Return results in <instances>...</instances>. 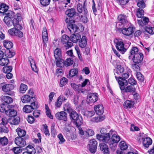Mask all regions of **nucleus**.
<instances>
[{
	"mask_svg": "<svg viewBox=\"0 0 154 154\" xmlns=\"http://www.w3.org/2000/svg\"><path fill=\"white\" fill-rule=\"evenodd\" d=\"M17 16V19H14L13 22V25L14 27L10 29L8 32L11 35H15L20 37H22L23 35V33L18 29H19L21 30L22 29V27L19 23V21L20 20L21 17L18 15Z\"/></svg>",
	"mask_w": 154,
	"mask_h": 154,
	"instance_id": "f257e3e1",
	"label": "nucleus"
},
{
	"mask_svg": "<svg viewBox=\"0 0 154 154\" xmlns=\"http://www.w3.org/2000/svg\"><path fill=\"white\" fill-rule=\"evenodd\" d=\"M115 75V78L116 80L118 81V82L119 85L120 89L123 92L129 93L133 92L135 90L134 87V86L129 85L125 88V86L128 85V82L126 79L122 78L121 77H118Z\"/></svg>",
	"mask_w": 154,
	"mask_h": 154,
	"instance_id": "f03ea898",
	"label": "nucleus"
},
{
	"mask_svg": "<svg viewBox=\"0 0 154 154\" xmlns=\"http://www.w3.org/2000/svg\"><path fill=\"white\" fill-rule=\"evenodd\" d=\"M71 120L74 121L77 127H79L83 123L82 117L79 116L76 111L73 109L69 113Z\"/></svg>",
	"mask_w": 154,
	"mask_h": 154,
	"instance_id": "7ed1b4c3",
	"label": "nucleus"
},
{
	"mask_svg": "<svg viewBox=\"0 0 154 154\" xmlns=\"http://www.w3.org/2000/svg\"><path fill=\"white\" fill-rule=\"evenodd\" d=\"M5 16L3 20L6 25L8 27L11 26L13 24V22L14 19V13L11 11H9L5 14Z\"/></svg>",
	"mask_w": 154,
	"mask_h": 154,
	"instance_id": "20e7f679",
	"label": "nucleus"
},
{
	"mask_svg": "<svg viewBox=\"0 0 154 154\" xmlns=\"http://www.w3.org/2000/svg\"><path fill=\"white\" fill-rule=\"evenodd\" d=\"M65 21L67 24V28L71 33H75L79 29V27L74 23L75 20L72 19V18L69 17L67 18L65 20Z\"/></svg>",
	"mask_w": 154,
	"mask_h": 154,
	"instance_id": "39448f33",
	"label": "nucleus"
},
{
	"mask_svg": "<svg viewBox=\"0 0 154 154\" xmlns=\"http://www.w3.org/2000/svg\"><path fill=\"white\" fill-rule=\"evenodd\" d=\"M70 38L66 35L62 36L61 39V42L63 45H64V46L66 49H68L73 45V43L69 42Z\"/></svg>",
	"mask_w": 154,
	"mask_h": 154,
	"instance_id": "423d86ee",
	"label": "nucleus"
},
{
	"mask_svg": "<svg viewBox=\"0 0 154 154\" xmlns=\"http://www.w3.org/2000/svg\"><path fill=\"white\" fill-rule=\"evenodd\" d=\"M14 106L13 105H8L7 106V109L5 114L10 117L16 116L17 115V112L14 109Z\"/></svg>",
	"mask_w": 154,
	"mask_h": 154,
	"instance_id": "0eeeda50",
	"label": "nucleus"
},
{
	"mask_svg": "<svg viewBox=\"0 0 154 154\" xmlns=\"http://www.w3.org/2000/svg\"><path fill=\"white\" fill-rule=\"evenodd\" d=\"M37 105L35 102L32 103L31 105H26L23 108V111L26 113H30L34 109L37 108Z\"/></svg>",
	"mask_w": 154,
	"mask_h": 154,
	"instance_id": "6e6552de",
	"label": "nucleus"
},
{
	"mask_svg": "<svg viewBox=\"0 0 154 154\" xmlns=\"http://www.w3.org/2000/svg\"><path fill=\"white\" fill-rule=\"evenodd\" d=\"M114 42L116 44V47L117 49L122 54H124L126 51V49L124 47L123 42L117 39L115 40Z\"/></svg>",
	"mask_w": 154,
	"mask_h": 154,
	"instance_id": "1a4fd4ad",
	"label": "nucleus"
},
{
	"mask_svg": "<svg viewBox=\"0 0 154 154\" xmlns=\"http://www.w3.org/2000/svg\"><path fill=\"white\" fill-rule=\"evenodd\" d=\"M115 131H112L111 136H112L111 138V142L112 143V146L110 145V148H112L113 146V144L115 143H117L120 140V136L115 134Z\"/></svg>",
	"mask_w": 154,
	"mask_h": 154,
	"instance_id": "9d476101",
	"label": "nucleus"
},
{
	"mask_svg": "<svg viewBox=\"0 0 154 154\" xmlns=\"http://www.w3.org/2000/svg\"><path fill=\"white\" fill-rule=\"evenodd\" d=\"M67 114L64 111H61L57 113L55 117L56 118L59 120H62L65 121L67 120Z\"/></svg>",
	"mask_w": 154,
	"mask_h": 154,
	"instance_id": "9b49d317",
	"label": "nucleus"
},
{
	"mask_svg": "<svg viewBox=\"0 0 154 154\" xmlns=\"http://www.w3.org/2000/svg\"><path fill=\"white\" fill-rule=\"evenodd\" d=\"M98 94L96 93H90L87 96V99L89 100L90 103H94L96 102L98 99Z\"/></svg>",
	"mask_w": 154,
	"mask_h": 154,
	"instance_id": "f8f14e48",
	"label": "nucleus"
},
{
	"mask_svg": "<svg viewBox=\"0 0 154 154\" xmlns=\"http://www.w3.org/2000/svg\"><path fill=\"white\" fill-rule=\"evenodd\" d=\"M14 142L17 145L21 147L25 146L26 145V142L24 139L21 137H16Z\"/></svg>",
	"mask_w": 154,
	"mask_h": 154,
	"instance_id": "ddd939ff",
	"label": "nucleus"
},
{
	"mask_svg": "<svg viewBox=\"0 0 154 154\" xmlns=\"http://www.w3.org/2000/svg\"><path fill=\"white\" fill-rule=\"evenodd\" d=\"M121 29L122 34L127 36L131 35L134 31L133 28L131 27L125 28Z\"/></svg>",
	"mask_w": 154,
	"mask_h": 154,
	"instance_id": "4468645a",
	"label": "nucleus"
},
{
	"mask_svg": "<svg viewBox=\"0 0 154 154\" xmlns=\"http://www.w3.org/2000/svg\"><path fill=\"white\" fill-rule=\"evenodd\" d=\"M143 58V56L142 54H137L134 55L133 61L135 63H139L142 61Z\"/></svg>",
	"mask_w": 154,
	"mask_h": 154,
	"instance_id": "2eb2a0df",
	"label": "nucleus"
},
{
	"mask_svg": "<svg viewBox=\"0 0 154 154\" xmlns=\"http://www.w3.org/2000/svg\"><path fill=\"white\" fill-rule=\"evenodd\" d=\"M140 139L143 140V144L145 147L148 148L152 143V140L150 137H146L143 138L140 137L139 140Z\"/></svg>",
	"mask_w": 154,
	"mask_h": 154,
	"instance_id": "dca6fc26",
	"label": "nucleus"
},
{
	"mask_svg": "<svg viewBox=\"0 0 154 154\" xmlns=\"http://www.w3.org/2000/svg\"><path fill=\"white\" fill-rule=\"evenodd\" d=\"M112 131H110V132L108 133L103 135V142L109 144V147L110 145L112 146V143L111 142V138H110L111 134H112Z\"/></svg>",
	"mask_w": 154,
	"mask_h": 154,
	"instance_id": "f3484780",
	"label": "nucleus"
},
{
	"mask_svg": "<svg viewBox=\"0 0 154 154\" xmlns=\"http://www.w3.org/2000/svg\"><path fill=\"white\" fill-rule=\"evenodd\" d=\"M100 149L103 151L104 154H109L110 152L108 146L104 143H101L99 145Z\"/></svg>",
	"mask_w": 154,
	"mask_h": 154,
	"instance_id": "a211bd4d",
	"label": "nucleus"
},
{
	"mask_svg": "<svg viewBox=\"0 0 154 154\" xmlns=\"http://www.w3.org/2000/svg\"><path fill=\"white\" fill-rule=\"evenodd\" d=\"M94 109L96 113L98 115H101L103 113L104 109L102 105H99L94 107Z\"/></svg>",
	"mask_w": 154,
	"mask_h": 154,
	"instance_id": "6ab92c4d",
	"label": "nucleus"
},
{
	"mask_svg": "<svg viewBox=\"0 0 154 154\" xmlns=\"http://www.w3.org/2000/svg\"><path fill=\"white\" fill-rule=\"evenodd\" d=\"M81 36L78 33L72 34L70 38V40L73 43H76L81 38Z\"/></svg>",
	"mask_w": 154,
	"mask_h": 154,
	"instance_id": "aec40b11",
	"label": "nucleus"
},
{
	"mask_svg": "<svg viewBox=\"0 0 154 154\" xmlns=\"http://www.w3.org/2000/svg\"><path fill=\"white\" fill-rule=\"evenodd\" d=\"M48 33L47 32L46 28L44 27L43 29V31L42 34V36L44 44L45 45L47 42L48 40Z\"/></svg>",
	"mask_w": 154,
	"mask_h": 154,
	"instance_id": "412c9836",
	"label": "nucleus"
},
{
	"mask_svg": "<svg viewBox=\"0 0 154 154\" xmlns=\"http://www.w3.org/2000/svg\"><path fill=\"white\" fill-rule=\"evenodd\" d=\"M28 61L30 63V66L32 70L35 72H37V68L36 66L34 60L32 58L31 56H29V57Z\"/></svg>",
	"mask_w": 154,
	"mask_h": 154,
	"instance_id": "4be33fe9",
	"label": "nucleus"
},
{
	"mask_svg": "<svg viewBox=\"0 0 154 154\" xmlns=\"http://www.w3.org/2000/svg\"><path fill=\"white\" fill-rule=\"evenodd\" d=\"M2 102L7 104H10L13 102V99L11 97L2 95L1 97Z\"/></svg>",
	"mask_w": 154,
	"mask_h": 154,
	"instance_id": "5701e85b",
	"label": "nucleus"
},
{
	"mask_svg": "<svg viewBox=\"0 0 154 154\" xmlns=\"http://www.w3.org/2000/svg\"><path fill=\"white\" fill-rule=\"evenodd\" d=\"M14 88V85L12 84L5 85L2 87V90L5 92L12 90Z\"/></svg>",
	"mask_w": 154,
	"mask_h": 154,
	"instance_id": "b1692460",
	"label": "nucleus"
},
{
	"mask_svg": "<svg viewBox=\"0 0 154 154\" xmlns=\"http://www.w3.org/2000/svg\"><path fill=\"white\" fill-rule=\"evenodd\" d=\"M118 20L120 22L123 24H125L128 22L127 17L123 14H120L118 17Z\"/></svg>",
	"mask_w": 154,
	"mask_h": 154,
	"instance_id": "393cba45",
	"label": "nucleus"
},
{
	"mask_svg": "<svg viewBox=\"0 0 154 154\" xmlns=\"http://www.w3.org/2000/svg\"><path fill=\"white\" fill-rule=\"evenodd\" d=\"M66 14L69 17H73L76 14L74 9L71 8L67 10L65 12Z\"/></svg>",
	"mask_w": 154,
	"mask_h": 154,
	"instance_id": "a878e982",
	"label": "nucleus"
},
{
	"mask_svg": "<svg viewBox=\"0 0 154 154\" xmlns=\"http://www.w3.org/2000/svg\"><path fill=\"white\" fill-rule=\"evenodd\" d=\"M32 96H30L28 95H25L22 97L21 98L22 102L23 103H28L30 102L31 99H33Z\"/></svg>",
	"mask_w": 154,
	"mask_h": 154,
	"instance_id": "bb28decb",
	"label": "nucleus"
},
{
	"mask_svg": "<svg viewBox=\"0 0 154 154\" xmlns=\"http://www.w3.org/2000/svg\"><path fill=\"white\" fill-rule=\"evenodd\" d=\"M54 55L55 59H60L62 57L61 51V49L57 48L54 51Z\"/></svg>",
	"mask_w": 154,
	"mask_h": 154,
	"instance_id": "cd10ccee",
	"label": "nucleus"
},
{
	"mask_svg": "<svg viewBox=\"0 0 154 154\" xmlns=\"http://www.w3.org/2000/svg\"><path fill=\"white\" fill-rule=\"evenodd\" d=\"M134 102L132 101L127 100L124 103V106L125 108H130L133 107Z\"/></svg>",
	"mask_w": 154,
	"mask_h": 154,
	"instance_id": "c85d7f7f",
	"label": "nucleus"
},
{
	"mask_svg": "<svg viewBox=\"0 0 154 154\" xmlns=\"http://www.w3.org/2000/svg\"><path fill=\"white\" fill-rule=\"evenodd\" d=\"M87 44L86 38L85 36H83L82 37L81 41H79V46L82 48H84L86 45Z\"/></svg>",
	"mask_w": 154,
	"mask_h": 154,
	"instance_id": "c756f323",
	"label": "nucleus"
},
{
	"mask_svg": "<svg viewBox=\"0 0 154 154\" xmlns=\"http://www.w3.org/2000/svg\"><path fill=\"white\" fill-rule=\"evenodd\" d=\"M56 60V64L57 67L62 68L65 66V61L63 59L60 58L59 60Z\"/></svg>",
	"mask_w": 154,
	"mask_h": 154,
	"instance_id": "7c9ffc66",
	"label": "nucleus"
},
{
	"mask_svg": "<svg viewBox=\"0 0 154 154\" xmlns=\"http://www.w3.org/2000/svg\"><path fill=\"white\" fill-rule=\"evenodd\" d=\"M71 87L74 89L75 91H77L79 92H81L84 93V91H83L81 89V85H76L74 83H72L71 84Z\"/></svg>",
	"mask_w": 154,
	"mask_h": 154,
	"instance_id": "2f4dec72",
	"label": "nucleus"
},
{
	"mask_svg": "<svg viewBox=\"0 0 154 154\" xmlns=\"http://www.w3.org/2000/svg\"><path fill=\"white\" fill-rule=\"evenodd\" d=\"M25 150L31 154H35L36 153V150L35 148L31 145H29L26 147L25 149Z\"/></svg>",
	"mask_w": 154,
	"mask_h": 154,
	"instance_id": "473e14b6",
	"label": "nucleus"
},
{
	"mask_svg": "<svg viewBox=\"0 0 154 154\" xmlns=\"http://www.w3.org/2000/svg\"><path fill=\"white\" fill-rule=\"evenodd\" d=\"M63 108L64 110L66 111L68 113L73 110L69 103H66L64 104Z\"/></svg>",
	"mask_w": 154,
	"mask_h": 154,
	"instance_id": "72a5a7b5",
	"label": "nucleus"
},
{
	"mask_svg": "<svg viewBox=\"0 0 154 154\" xmlns=\"http://www.w3.org/2000/svg\"><path fill=\"white\" fill-rule=\"evenodd\" d=\"M63 96L62 94L59 96L55 104V105L56 106L59 107L61 106L63 101Z\"/></svg>",
	"mask_w": 154,
	"mask_h": 154,
	"instance_id": "f704fd0d",
	"label": "nucleus"
},
{
	"mask_svg": "<svg viewBox=\"0 0 154 154\" xmlns=\"http://www.w3.org/2000/svg\"><path fill=\"white\" fill-rule=\"evenodd\" d=\"M8 9V7L5 4L2 3L1 4L0 7V13H4L6 12Z\"/></svg>",
	"mask_w": 154,
	"mask_h": 154,
	"instance_id": "c9c22d12",
	"label": "nucleus"
},
{
	"mask_svg": "<svg viewBox=\"0 0 154 154\" xmlns=\"http://www.w3.org/2000/svg\"><path fill=\"white\" fill-rule=\"evenodd\" d=\"M16 132H17L19 137H23L25 136L26 134V131L23 129H21L20 128H18L16 130Z\"/></svg>",
	"mask_w": 154,
	"mask_h": 154,
	"instance_id": "e433bc0d",
	"label": "nucleus"
},
{
	"mask_svg": "<svg viewBox=\"0 0 154 154\" xmlns=\"http://www.w3.org/2000/svg\"><path fill=\"white\" fill-rule=\"evenodd\" d=\"M15 54L14 51L12 50H7L6 51L5 55L8 58H10L13 57Z\"/></svg>",
	"mask_w": 154,
	"mask_h": 154,
	"instance_id": "4c0bfd02",
	"label": "nucleus"
},
{
	"mask_svg": "<svg viewBox=\"0 0 154 154\" xmlns=\"http://www.w3.org/2000/svg\"><path fill=\"white\" fill-rule=\"evenodd\" d=\"M8 143V139L5 137H1L0 138V145L4 146L7 145Z\"/></svg>",
	"mask_w": 154,
	"mask_h": 154,
	"instance_id": "58836bf2",
	"label": "nucleus"
},
{
	"mask_svg": "<svg viewBox=\"0 0 154 154\" xmlns=\"http://www.w3.org/2000/svg\"><path fill=\"white\" fill-rule=\"evenodd\" d=\"M4 46L7 50H10L13 47V44L11 42L5 41L4 43Z\"/></svg>",
	"mask_w": 154,
	"mask_h": 154,
	"instance_id": "ea45409f",
	"label": "nucleus"
},
{
	"mask_svg": "<svg viewBox=\"0 0 154 154\" xmlns=\"http://www.w3.org/2000/svg\"><path fill=\"white\" fill-rule=\"evenodd\" d=\"M119 146L121 150H125L128 147V145L124 141H121L119 144Z\"/></svg>",
	"mask_w": 154,
	"mask_h": 154,
	"instance_id": "a19ab883",
	"label": "nucleus"
},
{
	"mask_svg": "<svg viewBox=\"0 0 154 154\" xmlns=\"http://www.w3.org/2000/svg\"><path fill=\"white\" fill-rule=\"evenodd\" d=\"M22 147H14L12 149L13 152L15 154H18L23 151Z\"/></svg>",
	"mask_w": 154,
	"mask_h": 154,
	"instance_id": "79ce46f5",
	"label": "nucleus"
},
{
	"mask_svg": "<svg viewBox=\"0 0 154 154\" xmlns=\"http://www.w3.org/2000/svg\"><path fill=\"white\" fill-rule=\"evenodd\" d=\"M145 30L146 32L150 34H154V27L149 26H146L145 27Z\"/></svg>",
	"mask_w": 154,
	"mask_h": 154,
	"instance_id": "37998d69",
	"label": "nucleus"
},
{
	"mask_svg": "<svg viewBox=\"0 0 154 154\" xmlns=\"http://www.w3.org/2000/svg\"><path fill=\"white\" fill-rule=\"evenodd\" d=\"M8 59L7 57L1 58L0 59V65L4 66L7 65L8 63Z\"/></svg>",
	"mask_w": 154,
	"mask_h": 154,
	"instance_id": "c03bdc74",
	"label": "nucleus"
},
{
	"mask_svg": "<svg viewBox=\"0 0 154 154\" xmlns=\"http://www.w3.org/2000/svg\"><path fill=\"white\" fill-rule=\"evenodd\" d=\"M85 134L87 137H90L93 135L94 132L92 129H88L85 131Z\"/></svg>",
	"mask_w": 154,
	"mask_h": 154,
	"instance_id": "a18cd8bd",
	"label": "nucleus"
},
{
	"mask_svg": "<svg viewBox=\"0 0 154 154\" xmlns=\"http://www.w3.org/2000/svg\"><path fill=\"white\" fill-rule=\"evenodd\" d=\"M78 72V70L77 69H71L69 72V76L70 77H73L76 75Z\"/></svg>",
	"mask_w": 154,
	"mask_h": 154,
	"instance_id": "49530a36",
	"label": "nucleus"
},
{
	"mask_svg": "<svg viewBox=\"0 0 154 154\" xmlns=\"http://www.w3.org/2000/svg\"><path fill=\"white\" fill-rule=\"evenodd\" d=\"M27 89V87L26 85L21 84L20 88V92L22 93H24Z\"/></svg>",
	"mask_w": 154,
	"mask_h": 154,
	"instance_id": "de8ad7c7",
	"label": "nucleus"
},
{
	"mask_svg": "<svg viewBox=\"0 0 154 154\" xmlns=\"http://www.w3.org/2000/svg\"><path fill=\"white\" fill-rule=\"evenodd\" d=\"M8 131V129L6 126L0 125V133H7Z\"/></svg>",
	"mask_w": 154,
	"mask_h": 154,
	"instance_id": "09e8293b",
	"label": "nucleus"
},
{
	"mask_svg": "<svg viewBox=\"0 0 154 154\" xmlns=\"http://www.w3.org/2000/svg\"><path fill=\"white\" fill-rule=\"evenodd\" d=\"M144 15V11L141 8L138 9L137 12V16L139 18H142Z\"/></svg>",
	"mask_w": 154,
	"mask_h": 154,
	"instance_id": "8fccbe9b",
	"label": "nucleus"
},
{
	"mask_svg": "<svg viewBox=\"0 0 154 154\" xmlns=\"http://www.w3.org/2000/svg\"><path fill=\"white\" fill-rule=\"evenodd\" d=\"M124 72V69L123 67L121 65H119L117 66V72L116 74H119L123 73Z\"/></svg>",
	"mask_w": 154,
	"mask_h": 154,
	"instance_id": "3c124183",
	"label": "nucleus"
},
{
	"mask_svg": "<svg viewBox=\"0 0 154 154\" xmlns=\"http://www.w3.org/2000/svg\"><path fill=\"white\" fill-rule=\"evenodd\" d=\"M20 121V119L19 117H17L14 119L10 122V124L11 125H17L18 124Z\"/></svg>",
	"mask_w": 154,
	"mask_h": 154,
	"instance_id": "603ef678",
	"label": "nucleus"
},
{
	"mask_svg": "<svg viewBox=\"0 0 154 154\" xmlns=\"http://www.w3.org/2000/svg\"><path fill=\"white\" fill-rule=\"evenodd\" d=\"M137 5L138 7L142 8H143L145 7V4L143 0H138Z\"/></svg>",
	"mask_w": 154,
	"mask_h": 154,
	"instance_id": "864d4df0",
	"label": "nucleus"
},
{
	"mask_svg": "<svg viewBox=\"0 0 154 154\" xmlns=\"http://www.w3.org/2000/svg\"><path fill=\"white\" fill-rule=\"evenodd\" d=\"M57 137L60 140V141L59 142V144H63L65 142V140L63 136L60 133L58 134Z\"/></svg>",
	"mask_w": 154,
	"mask_h": 154,
	"instance_id": "5fc2aeb1",
	"label": "nucleus"
},
{
	"mask_svg": "<svg viewBox=\"0 0 154 154\" xmlns=\"http://www.w3.org/2000/svg\"><path fill=\"white\" fill-rule=\"evenodd\" d=\"M138 49L136 47H133L132 48L130 51V53L131 55L134 54L135 55L137 54H140V52H138Z\"/></svg>",
	"mask_w": 154,
	"mask_h": 154,
	"instance_id": "6e6d98bb",
	"label": "nucleus"
},
{
	"mask_svg": "<svg viewBox=\"0 0 154 154\" xmlns=\"http://www.w3.org/2000/svg\"><path fill=\"white\" fill-rule=\"evenodd\" d=\"M68 81L67 79L65 77L63 78L60 81V86L62 87L65 85L67 83Z\"/></svg>",
	"mask_w": 154,
	"mask_h": 154,
	"instance_id": "4d7b16f0",
	"label": "nucleus"
},
{
	"mask_svg": "<svg viewBox=\"0 0 154 154\" xmlns=\"http://www.w3.org/2000/svg\"><path fill=\"white\" fill-rule=\"evenodd\" d=\"M88 145L89 146L97 147V142L94 139H93L90 141Z\"/></svg>",
	"mask_w": 154,
	"mask_h": 154,
	"instance_id": "13d9d810",
	"label": "nucleus"
},
{
	"mask_svg": "<svg viewBox=\"0 0 154 154\" xmlns=\"http://www.w3.org/2000/svg\"><path fill=\"white\" fill-rule=\"evenodd\" d=\"M73 63V61L70 58H67L65 61V66L66 67L72 65Z\"/></svg>",
	"mask_w": 154,
	"mask_h": 154,
	"instance_id": "bf43d9fd",
	"label": "nucleus"
},
{
	"mask_svg": "<svg viewBox=\"0 0 154 154\" xmlns=\"http://www.w3.org/2000/svg\"><path fill=\"white\" fill-rule=\"evenodd\" d=\"M12 69V68L11 66H7L4 67L3 68L4 72L6 73H10Z\"/></svg>",
	"mask_w": 154,
	"mask_h": 154,
	"instance_id": "052dcab7",
	"label": "nucleus"
},
{
	"mask_svg": "<svg viewBox=\"0 0 154 154\" xmlns=\"http://www.w3.org/2000/svg\"><path fill=\"white\" fill-rule=\"evenodd\" d=\"M94 114V111H86L85 113V115L88 118H90L92 117Z\"/></svg>",
	"mask_w": 154,
	"mask_h": 154,
	"instance_id": "680f3d73",
	"label": "nucleus"
},
{
	"mask_svg": "<svg viewBox=\"0 0 154 154\" xmlns=\"http://www.w3.org/2000/svg\"><path fill=\"white\" fill-rule=\"evenodd\" d=\"M51 0H40V3L43 6H46L49 5Z\"/></svg>",
	"mask_w": 154,
	"mask_h": 154,
	"instance_id": "e2e57ef3",
	"label": "nucleus"
},
{
	"mask_svg": "<svg viewBox=\"0 0 154 154\" xmlns=\"http://www.w3.org/2000/svg\"><path fill=\"white\" fill-rule=\"evenodd\" d=\"M44 126L43 131L45 134L46 136H49L50 135L48 129V126L45 124L43 125Z\"/></svg>",
	"mask_w": 154,
	"mask_h": 154,
	"instance_id": "0e129e2a",
	"label": "nucleus"
},
{
	"mask_svg": "<svg viewBox=\"0 0 154 154\" xmlns=\"http://www.w3.org/2000/svg\"><path fill=\"white\" fill-rule=\"evenodd\" d=\"M136 76L138 79L140 81H143L144 80V77L143 75L140 72H137Z\"/></svg>",
	"mask_w": 154,
	"mask_h": 154,
	"instance_id": "69168bd1",
	"label": "nucleus"
},
{
	"mask_svg": "<svg viewBox=\"0 0 154 154\" xmlns=\"http://www.w3.org/2000/svg\"><path fill=\"white\" fill-rule=\"evenodd\" d=\"M137 63H135L131 65V67L135 71L137 72L139 71L140 69V68L138 65H137Z\"/></svg>",
	"mask_w": 154,
	"mask_h": 154,
	"instance_id": "338daca9",
	"label": "nucleus"
},
{
	"mask_svg": "<svg viewBox=\"0 0 154 154\" xmlns=\"http://www.w3.org/2000/svg\"><path fill=\"white\" fill-rule=\"evenodd\" d=\"M7 109V106L4 104H2L0 105V111L2 112H5V113Z\"/></svg>",
	"mask_w": 154,
	"mask_h": 154,
	"instance_id": "774afa93",
	"label": "nucleus"
}]
</instances>
